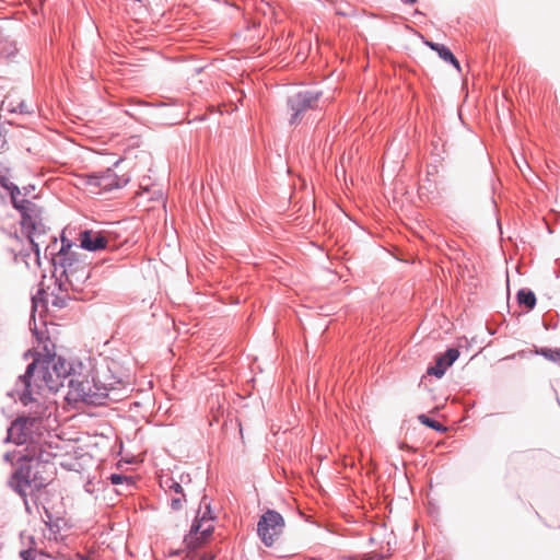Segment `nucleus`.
<instances>
[{
    "label": "nucleus",
    "instance_id": "nucleus-1",
    "mask_svg": "<svg viewBox=\"0 0 560 560\" xmlns=\"http://www.w3.org/2000/svg\"><path fill=\"white\" fill-rule=\"evenodd\" d=\"M50 456L51 454L44 452L42 446L32 444L23 455L28 464L20 466L10 479V486L24 499L26 509H28L26 498L31 497L36 503L43 505L49 520L51 517L45 503L49 494L48 488L56 474L54 464L49 463Z\"/></svg>",
    "mask_w": 560,
    "mask_h": 560
},
{
    "label": "nucleus",
    "instance_id": "nucleus-2",
    "mask_svg": "<svg viewBox=\"0 0 560 560\" xmlns=\"http://www.w3.org/2000/svg\"><path fill=\"white\" fill-rule=\"evenodd\" d=\"M70 365L61 357L49 359H34L27 366L26 373L20 377L24 387L20 398L24 405L33 400V393L37 390L58 392L67 377H70Z\"/></svg>",
    "mask_w": 560,
    "mask_h": 560
},
{
    "label": "nucleus",
    "instance_id": "nucleus-3",
    "mask_svg": "<svg viewBox=\"0 0 560 560\" xmlns=\"http://www.w3.org/2000/svg\"><path fill=\"white\" fill-rule=\"evenodd\" d=\"M322 98L323 91L314 88L300 90L288 96L285 104L289 115V125H300L308 110H316L319 108Z\"/></svg>",
    "mask_w": 560,
    "mask_h": 560
},
{
    "label": "nucleus",
    "instance_id": "nucleus-4",
    "mask_svg": "<svg viewBox=\"0 0 560 560\" xmlns=\"http://www.w3.org/2000/svg\"><path fill=\"white\" fill-rule=\"evenodd\" d=\"M68 387L69 400L98 404L92 370H84L81 366L80 371H73L69 377Z\"/></svg>",
    "mask_w": 560,
    "mask_h": 560
},
{
    "label": "nucleus",
    "instance_id": "nucleus-5",
    "mask_svg": "<svg viewBox=\"0 0 560 560\" xmlns=\"http://www.w3.org/2000/svg\"><path fill=\"white\" fill-rule=\"evenodd\" d=\"M284 518L275 510H267L257 524V533L267 547H272L283 535Z\"/></svg>",
    "mask_w": 560,
    "mask_h": 560
},
{
    "label": "nucleus",
    "instance_id": "nucleus-6",
    "mask_svg": "<svg viewBox=\"0 0 560 560\" xmlns=\"http://www.w3.org/2000/svg\"><path fill=\"white\" fill-rule=\"evenodd\" d=\"M129 180V177H119L113 168H106L88 175L86 185L91 188H98L97 192H106L126 186Z\"/></svg>",
    "mask_w": 560,
    "mask_h": 560
},
{
    "label": "nucleus",
    "instance_id": "nucleus-7",
    "mask_svg": "<svg viewBox=\"0 0 560 560\" xmlns=\"http://www.w3.org/2000/svg\"><path fill=\"white\" fill-rule=\"evenodd\" d=\"M40 208L37 206L35 211L27 213L21 219V231L26 236L30 245H40L47 243L43 238L46 234L45 224L42 222Z\"/></svg>",
    "mask_w": 560,
    "mask_h": 560
},
{
    "label": "nucleus",
    "instance_id": "nucleus-8",
    "mask_svg": "<svg viewBox=\"0 0 560 560\" xmlns=\"http://www.w3.org/2000/svg\"><path fill=\"white\" fill-rule=\"evenodd\" d=\"M39 420L35 417H20L12 422L8 430V439L15 444L26 443L34 432L38 429Z\"/></svg>",
    "mask_w": 560,
    "mask_h": 560
},
{
    "label": "nucleus",
    "instance_id": "nucleus-9",
    "mask_svg": "<svg viewBox=\"0 0 560 560\" xmlns=\"http://www.w3.org/2000/svg\"><path fill=\"white\" fill-rule=\"evenodd\" d=\"M212 532V518L203 514L202 517L197 518L191 525L189 534L185 537V542L189 548L197 549L210 538Z\"/></svg>",
    "mask_w": 560,
    "mask_h": 560
},
{
    "label": "nucleus",
    "instance_id": "nucleus-10",
    "mask_svg": "<svg viewBox=\"0 0 560 560\" xmlns=\"http://www.w3.org/2000/svg\"><path fill=\"white\" fill-rule=\"evenodd\" d=\"M93 380L96 388V397L98 404L103 402V399L107 398L109 392L116 388L119 381L110 373L107 368L92 369Z\"/></svg>",
    "mask_w": 560,
    "mask_h": 560
},
{
    "label": "nucleus",
    "instance_id": "nucleus-11",
    "mask_svg": "<svg viewBox=\"0 0 560 560\" xmlns=\"http://www.w3.org/2000/svg\"><path fill=\"white\" fill-rule=\"evenodd\" d=\"M459 351L455 348L448 349L444 354L435 360V364L427 370L429 375L442 377L446 370L458 359Z\"/></svg>",
    "mask_w": 560,
    "mask_h": 560
},
{
    "label": "nucleus",
    "instance_id": "nucleus-12",
    "mask_svg": "<svg viewBox=\"0 0 560 560\" xmlns=\"http://www.w3.org/2000/svg\"><path fill=\"white\" fill-rule=\"evenodd\" d=\"M72 247H59L58 252L51 250V260L54 266H59L63 269V273L67 278L72 273V267L74 262V254L71 252Z\"/></svg>",
    "mask_w": 560,
    "mask_h": 560
},
{
    "label": "nucleus",
    "instance_id": "nucleus-13",
    "mask_svg": "<svg viewBox=\"0 0 560 560\" xmlns=\"http://www.w3.org/2000/svg\"><path fill=\"white\" fill-rule=\"evenodd\" d=\"M112 242V233L107 231L93 232L85 229L81 234L80 245H108Z\"/></svg>",
    "mask_w": 560,
    "mask_h": 560
},
{
    "label": "nucleus",
    "instance_id": "nucleus-14",
    "mask_svg": "<svg viewBox=\"0 0 560 560\" xmlns=\"http://www.w3.org/2000/svg\"><path fill=\"white\" fill-rule=\"evenodd\" d=\"M425 45L435 51L445 62L451 63L458 71L460 70L459 61L447 46L434 42H425Z\"/></svg>",
    "mask_w": 560,
    "mask_h": 560
},
{
    "label": "nucleus",
    "instance_id": "nucleus-15",
    "mask_svg": "<svg viewBox=\"0 0 560 560\" xmlns=\"http://www.w3.org/2000/svg\"><path fill=\"white\" fill-rule=\"evenodd\" d=\"M84 230L77 225H67L60 233L61 245L81 244V234Z\"/></svg>",
    "mask_w": 560,
    "mask_h": 560
},
{
    "label": "nucleus",
    "instance_id": "nucleus-16",
    "mask_svg": "<svg viewBox=\"0 0 560 560\" xmlns=\"http://www.w3.org/2000/svg\"><path fill=\"white\" fill-rule=\"evenodd\" d=\"M55 348V343L48 337L38 338L37 346L34 347L36 354L35 359H49L50 357H57Z\"/></svg>",
    "mask_w": 560,
    "mask_h": 560
},
{
    "label": "nucleus",
    "instance_id": "nucleus-17",
    "mask_svg": "<svg viewBox=\"0 0 560 560\" xmlns=\"http://www.w3.org/2000/svg\"><path fill=\"white\" fill-rule=\"evenodd\" d=\"M20 195H21V192L20 194H13V195H10V197H11V201H12L13 207L16 210L20 211L21 219H22L27 213H30L32 211H35L37 205H35L34 202H32V201H30L27 199H19Z\"/></svg>",
    "mask_w": 560,
    "mask_h": 560
},
{
    "label": "nucleus",
    "instance_id": "nucleus-18",
    "mask_svg": "<svg viewBox=\"0 0 560 560\" xmlns=\"http://www.w3.org/2000/svg\"><path fill=\"white\" fill-rule=\"evenodd\" d=\"M16 51L15 43L0 35V58H11L15 56Z\"/></svg>",
    "mask_w": 560,
    "mask_h": 560
},
{
    "label": "nucleus",
    "instance_id": "nucleus-19",
    "mask_svg": "<svg viewBox=\"0 0 560 560\" xmlns=\"http://www.w3.org/2000/svg\"><path fill=\"white\" fill-rule=\"evenodd\" d=\"M517 301L528 310H533L536 305V296L534 292L528 289H522L518 291Z\"/></svg>",
    "mask_w": 560,
    "mask_h": 560
},
{
    "label": "nucleus",
    "instance_id": "nucleus-20",
    "mask_svg": "<svg viewBox=\"0 0 560 560\" xmlns=\"http://www.w3.org/2000/svg\"><path fill=\"white\" fill-rule=\"evenodd\" d=\"M20 556L23 560H52L49 556L32 548L21 550Z\"/></svg>",
    "mask_w": 560,
    "mask_h": 560
},
{
    "label": "nucleus",
    "instance_id": "nucleus-21",
    "mask_svg": "<svg viewBox=\"0 0 560 560\" xmlns=\"http://www.w3.org/2000/svg\"><path fill=\"white\" fill-rule=\"evenodd\" d=\"M537 353L560 365V349L541 348Z\"/></svg>",
    "mask_w": 560,
    "mask_h": 560
},
{
    "label": "nucleus",
    "instance_id": "nucleus-22",
    "mask_svg": "<svg viewBox=\"0 0 560 560\" xmlns=\"http://www.w3.org/2000/svg\"><path fill=\"white\" fill-rule=\"evenodd\" d=\"M418 420H419L422 424H424V425H427V427H429V428H432V429H433V430H435V431H439V432L444 433V432H446V430H447V429H446V427H444L443 424H441L440 422H438V421H435V420L430 419V418H429V417H427L425 415H419V416H418Z\"/></svg>",
    "mask_w": 560,
    "mask_h": 560
},
{
    "label": "nucleus",
    "instance_id": "nucleus-23",
    "mask_svg": "<svg viewBox=\"0 0 560 560\" xmlns=\"http://www.w3.org/2000/svg\"><path fill=\"white\" fill-rule=\"evenodd\" d=\"M190 482L189 476L180 475L179 481H172L170 485V491L174 492L175 494H180L183 498H185V494L183 492V483L187 485Z\"/></svg>",
    "mask_w": 560,
    "mask_h": 560
},
{
    "label": "nucleus",
    "instance_id": "nucleus-24",
    "mask_svg": "<svg viewBox=\"0 0 560 560\" xmlns=\"http://www.w3.org/2000/svg\"><path fill=\"white\" fill-rule=\"evenodd\" d=\"M109 480L113 485L127 483L128 486H133L132 478L124 475L113 474L110 475Z\"/></svg>",
    "mask_w": 560,
    "mask_h": 560
},
{
    "label": "nucleus",
    "instance_id": "nucleus-25",
    "mask_svg": "<svg viewBox=\"0 0 560 560\" xmlns=\"http://www.w3.org/2000/svg\"><path fill=\"white\" fill-rule=\"evenodd\" d=\"M12 113L19 114H33L34 109L28 106L24 101L20 102L16 107L9 109Z\"/></svg>",
    "mask_w": 560,
    "mask_h": 560
},
{
    "label": "nucleus",
    "instance_id": "nucleus-26",
    "mask_svg": "<svg viewBox=\"0 0 560 560\" xmlns=\"http://www.w3.org/2000/svg\"><path fill=\"white\" fill-rule=\"evenodd\" d=\"M183 501H184V498L180 495V497H173L171 499V506L173 510L177 511V510H180L182 506H183Z\"/></svg>",
    "mask_w": 560,
    "mask_h": 560
},
{
    "label": "nucleus",
    "instance_id": "nucleus-27",
    "mask_svg": "<svg viewBox=\"0 0 560 560\" xmlns=\"http://www.w3.org/2000/svg\"><path fill=\"white\" fill-rule=\"evenodd\" d=\"M51 304L58 307H63L66 305V300L62 298H52Z\"/></svg>",
    "mask_w": 560,
    "mask_h": 560
},
{
    "label": "nucleus",
    "instance_id": "nucleus-28",
    "mask_svg": "<svg viewBox=\"0 0 560 560\" xmlns=\"http://www.w3.org/2000/svg\"><path fill=\"white\" fill-rule=\"evenodd\" d=\"M57 244V237L55 235H51L48 241V245H56Z\"/></svg>",
    "mask_w": 560,
    "mask_h": 560
},
{
    "label": "nucleus",
    "instance_id": "nucleus-29",
    "mask_svg": "<svg viewBox=\"0 0 560 560\" xmlns=\"http://www.w3.org/2000/svg\"><path fill=\"white\" fill-rule=\"evenodd\" d=\"M42 294H43V296H40V300L44 302H48V295L45 292H38V295H42Z\"/></svg>",
    "mask_w": 560,
    "mask_h": 560
},
{
    "label": "nucleus",
    "instance_id": "nucleus-30",
    "mask_svg": "<svg viewBox=\"0 0 560 560\" xmlns=\"http://www.w3.org/2000/svg\"><path fill=\"white\" fill-rule=\"evenodd\" d=\"M402 2L406 4H413L417 2V0H402Z\"/></svg>",
    "mask_w": 560,
    "mask_h": 560
},
{
    "label": "nucleus",
    "instance_id": "nucleus-31",
    "mask_svg": "<svg viewBox=\"0 0 560 560\" xmlns=\"http://www.w3.org/2000/svg\"><path fill=\"white\" fill-rule=\"evenodd\" d=\"M32 248L35 250L36 255H39V247L38 246L32 247Z\"/></svg>",
    "mask_w": 560,
    "mask_h": 560
},
{
    "label": "nucleus",
    "instance_id": "nucleus-32",
    "mask_svg": "<svg viewBox=\"0 0 560 560\" xmlns=\"http://www.w3.org/2000/svg\"><path fill=\"white\" fill-rule=\"evenodd\" d=\"M86 248L90 250H95V249H98L100 247L93 246V247H86Z\"/></svg>",
    "mask_w": 560,
    "mask_h": 560
},
{
    "label": "nucleus",
    "instance_id": "nucleus-33",
    "mask_svg": "<svg viewBox=\"0 0 560 560\" xmlns=\"http://www.w3.org/2000/svg\"><path fill=\"white\" fill-rule=\"evenodd\" d=\"M49 248L55 249L56 247H49V246H46V247H45V253H46Z\"/></svg>",
    "mask_w": 560,
    "mask_h": 560
},
{
    "label": "nucleus",
    "instance_id": "nucleus-34",
    "mask_svg": "<svg viewBox=\"0 0 560 560\" xmlns=\"http://www.w3.org/2000/svg\"><path fill=\"white\" fill-rule=\"evenodd\" d=\"M310 245L315 246L317 244L315 242H310Z\"/></svg>",
    "mask_w": 560,
    "mask_h": 560
},
{
    "label": "nucleus",
    "instance_id": "nucleus-35",
    "mask_svg": "<svg viewBox=\"0 0 560 560\" xmlns=\"http://www.w3.org/2000/svg\"><path fill=\"white\" fill-rule=\"evenodd\" d=\"M119 245H120V246L126 245V241L121 242Z\"/></svg>",
    "mask_w": 560,
    "mask_h": 560
}]
</instances>
